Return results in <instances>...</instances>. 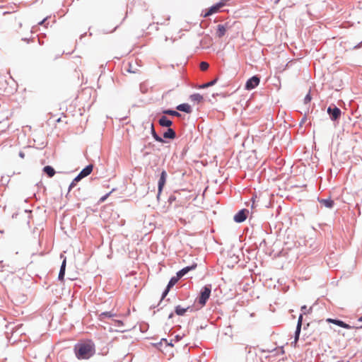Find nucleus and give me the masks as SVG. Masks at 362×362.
Instances as JSON below:
<instances>
[{
	"label": "nucleus",
	"instance_id": "nucleus-21",
	"mask_svg": "<svg viewBox=\"0 0 362 362\" xmlns=\"http://www.w3.org/2000/svg\"><path fill=\"white\" fill-rule=\"evenodd\" d=\"M163 113L165 115H173V116H176V117L180 116V114L178 112L175 111V110H165L163 111Z\"/></svg>",
	"mask_w": 362,
	"mask_h": 362
},
{
	"label": "nucleus",
	"instance_id": "nucleus-23",
	"mask_svg": "<svg viewBox=\"0 0 362 362\" xmlns=\"http://www.w3.org/2000/svg\"><path fill=\"white\" fill-rule=\"evenodd\" d=\"M261 196H262L261 194H259V197L257 194H255L252 196V209H254L257 206V205L255 204V202H259L260 201Z\"/></svg>",
	"mask_w": 362,
	"mask_h": 362
},
{
	"label": "nucleus",
	"instance_id": "nucleus-26",
	"mask_svg": "<svg viewBox=\"0 0 362 362\" xmlns=\"http://www.w3.org/2000/svg\"><path fill=\"white\" fill-rule=\"evenodd\" d=\"M112 316H114V315L109 312L103 313L100 315V319H103L104 317H111Z\"/></svg>",
	"mask_w": 362,
	"mask_h": 362
},
{
	"label": "nucleus",
	"instance_id": "nucleus-6",
	"mask_svg": "<svg viewBox=\"0 0 362 362\" xmlns=\"http://www.w3.org/2000/svg\"><path fill=\"white\" fill-rule=\"evenodd\" d=\"M326 321L329 323H332V324H334L339 327H343V328H345V329H351V328H356V329H358V328H361L362 326L361 327H351L349 325L345 323L344 322L341 321V320H335V319H332V318H327L326 320Z\"/></svg>",
	"mask_w": 362,
	"mask_h": 362
},
{
	"label": "nucleus",
	"instance_id": "nucleus-20",
	"mask_svg": "<svg viewBox=\"0 0 362 362\" xmlns=\"http://www.w3.org/2000/svg\"><path fill=\"white\" fill-rule=\"evenodd\" d=\"M188 308H182L180 305H177L175 308V313L177 315H183L186 313V311L187 310Z\"/></svg>",
	"mask_w": 362,
	"mask_h": 362
},
{
	"label": "nucleus",
	"instance_id": "nucleus-27",
	"mask_svg": "<svg viewBox=\"0 0 362 362\" xmlns=\"http://www.w3.org/2000/svg\"><path fill=\"white\" fill-rule=\"evenodd\" d=\"M311 99H312V98H311V96H310V93H308L305 95V98H304V102H305V103H309L311 101Z\"/></svg>",
	"mask_w": 362,
	"mask_h": 362
},
{
	"label": "nucleus",
	"instance_id": "nucleus-7",
	"mask_svg": "<svg viewBox=\"0 0 362 362\" xmlns=\"http://www.w3.org/2000/svg\"><path fill=\"white\" fill-rule=\"evenodd\" d=\"M248 212V210L245 209L240 210L234 216V221L237 223L245 221L247 217Z\"/></svg>",
	"mask_w": 362,
	"mask_h": 362
},
{
	"label": "nucleus",
	"instance_id": "nucleus-18",
	"mask_svg": "<svg viewBox=\"0 0 362 362\" xmlns=\"http://www.w3.org/2000/svg\"><path fill=\"white\" fill-rule=\"evenodd\" d=\"M226 32V28L223 25H218L217 27V36L218 37H222Z\"/></svg>",
	"mask_w": 362,
	"mask_h": 362
},
{
	"label": "nucleus",
	"instance_id": "nucleus-35",
	"mask_svg": "<svg viewBox=\"0 0 362 362\" xmlns=\"http://www.w3.org/2000/svg\"><path fill=\"white\" fill-rule=\"evenodd\" d=\"M20 156H21V157H23V153H20Z\"/></svg>",
	"mask_w": 362,
	"mask_h": 362
},
{
	"label": "nucleus",
	"instance_id": "nucleus-25",
	"mask_svg": "<svg viewBox=\"0 0 362 362\" xmlns=\"http://www.w3.org/2000/svg\"><path fill=\"white\" fill-rule=\"evenodd\" d=\"M216 81H217V78H215L214 80L202 85V88H208L209 86H214L216 83Z\"/></svg>",
	"mask_w": 362,
	"mask_h": 362
},
{
	"label": "nucleus",
	"instance_id": "nucleus-36",
	"mask_svg": "<svg viewBox=\"0 0 362 362\" xmlns=\"http://www.w3.org/2000/svg\"><path fill=\"white\" fill-rule=\"evenodd\" d=\"M359 321H362V317L359 318Z\"/></svg>",
	"mask_w": 362,
	"mask_h": 362
},
{
	"label": "nucleus",
	"instance_id": "nucleus-32",
	"mask_svg": "<svg viewBox=\"0 0 362 362\" xmlns=\"http://www.w3.org/2000/svg\"><path fill=\"white\" fill-rule=\"evenodd\" d=\"M279 351H280L281 354H284V351L283 348H281L279 349Z\"/></svg>",
	"mask_w": 362,
	"mask_h": 362
},
{
	"label": "nucleus",
	"instance_id": "nucleus-1",
	"mask_svg": "<svg viewBox=\"0 0 362 362\" xmlns=\"http://www.w3.org/2000/svg\"><path fill=\"white\" fill-rule=\"evenodd\" d=\"M74 351L78 359H88L95 354V344L91 341L78 343L74 346Z\"/></svg>",
	"mask_w": 362,
	"mask_h": 362
},
{
	"label": "nucleus",
	"instance_id": "nucleus-22",
	"mask_svg": "<svg viewBox=\"0 0 362 362\" xmlns=\"http://www.w3.org/2000/svg\"><path fill=\"white\" fill-rule=\"evenodd\" d=\"M151 132H152V135L153 136V138L158 142H164L163 139L160 137L159 136L157 135V134L155 132V129H154V127H153V125L152 124L151 125Z\"/></svg>",
	"mask_w": 362,
	"mask_h": 362
},
{
	"label": "nucleus",
	"instance_id": "nucleus-4",
	"mask_svg": "<svg viewBox=\"0 0 362 362\" xmlns=\"http://www.w3.org/2000/svg\"><path fill=\"white\" fill-rule=\"evenodd\" d=\"M226 4L225 0H222L220 2L217 3L216 4L212 6L207 10H206L204 14L203 15L204 17L206 18L214 13H218L220 9L224 6Z\"/></svg>",
	"mask_w": 362,
	"mask_h": 362
},
{
	"label": "nucleus",
	"instance_id": "nucleus-24",
	"mask_svg": "<svg viewBox=\"0 0 362 362\" xmlns=\"http://www.w3.org/2000/svg\"><path fill=\"white\" fill-rule=\"evenodd\" d=\"M209 65L207 62H202L200 63L199 67L202 71H206L208 69Z\"/></svg>",
	"mask_w": 362,
	"mask_h": 362
},
{
	"label": "nucleus",
	"instance_id": "nucleus-13",
	"mask_svg": "<svg viewBox=\"0 0 362 362\" xmlns=\"http://www.w3.org/2000/svg\"><path fill=\"white\" fill-rule=\"evenodd\" d=\"M93 168V165H88L80 172L79 175L83 178L91 173Z\"/></svg>",
	"mask_w": 362,
	"mask_h": 362
},
{
	"label": "nucleus",
	"instance_id": "nucleus-30",
	"mask_svg": "<svg viewBox=\"0 0 362 362\" xmlns=\"http://www.w3.org/2000/svg\"><path fill=\"white\" fill-rule=\"evenodd\" d=\"M76 182H75L74 181H72V182L69 185V191H70L76 185Z\"/></svg>",
	"mask_w": 362,
	"mask_h": 362
},
{
	"label": "nucleus",
	"instance_id": "nucleus-28",
	"mask_svg": "<svg viewBox=\"0 0 362 362\" xmlns=\"http://www.w3.org/2000/svg\"><path fill=\"white\" fill-rule=\"evenodd\" d=\"M110 193H107L106 194L105 196L102 197L100 199V202H103L106 200V199L108 197V196L110 195Z\"/></svg>",
	"mask_w": 362,
	"mask_h": 362
},
{
	"label": "nucleus",
	"instance_id": "nucleus-16",
	"mask_svg": "<svg viewBox=\"0 0 362 362\" xmlns=\"http://www.w3.org/2000/svg\"><path fill=\"white\" fill-rule=\"evenodd\" d=\"M43 172L45 173H46L48 175V177H53L55 174L54 169L49 165H47V166L44 167Z\"/></svg>",
	"mask_w": 362,
	"mask_h": 362
},
{
	"label": "nucleus",
	"instance_id": "nucleus-33",
	"mask_svg": "<svg viewBox=\"0 0 362 362\" xmlns=\"http://www.w3.org/2000/svg\"><path fill=\"white\" fill-rule=\"evenodd\" d=\"M61 122V118H59L57 119V122Z\"/></svg>",
	"mask_w": 362,
	"mask_h": 362
},
{
	"label": "nucleus",
	"instance_id": "nucleus-31",
	"mask_svg": "<svg viewBox=\"0 0 362 362\" xmlns=\"http://www.w3.org/2000/svg\"><path fill=\"white\" fill-rule=\"evenodd\" d=\"M165 21H159L158 19H157V22H156L157 24L163 25V24H165Z\"/></svg>",
	"mask_w": 362,
	"mask_h": 362
},
{
	"label": "nucleus",
	"instance_id": "nucleus-3",
	"mask_svg": "<svg viewBox=\"0 0 362 362\" xmlns=\"http://www.w3.org/2000/svg\"><path fill=\"white\" fill-rule=\"evenodd\" d=\"M211 285L205 286L202 289V291L200 292V295L198 298V303L202 307L205 305L206 301L208 300V299L209 298V297L211 296Z\"/></svg>",
	"mask_w": 362,
	"mask_h": 362
},
{
	"label": "nucleus",
	"instance_id": "nucleus-29",
	"mask_svg": "<svg viewBox=\"0 0 362 362\" xmlns=\"http://www.w3.org/2000/svg\"><path fill=\"white\" fill-rule=\"evenodd\" d=\"M83 177L78 174L74 179L73 181H74L75 182H78L79 180H81Z\"/></svg>",
	"mask_w": 362,
	"mask_h": 362
},
{
	"label": "nucleus",
	"instance_id": "nucleus-9",
	"mask_svg": "<svg viewBox=\"0 0 362 362\" xmlns=\"http://www.w3.org/2000/svg\"><path fill=\"white\" fill-rule=\"evenodd\" d=\"M166 177H167V173L165 170H163L161 174H160V179H159V181H158V196L160 195V194L161 193L162 190H163V188L165 184V182H166Z\"/></svg>",
	"mask_w": 362,
	"mask_h": 362
},
{
	"label": "nucleus",
	"instance_id": "nucleus-11",
	"mask_svg": "<svg viewBox=\"0 0 362 362\" xmlns=\"http://www.w3.org/2000/svg\"><path fill=\"white\" fill-rule=\"evenodd\" d=\"M158 123L160 126L166 127H170L173 124L172 121L168 119L165 116H162L159 119Z\"/></svg>",
	"mask_w": 362,
	"mask_h": 362
},
{
	"label": "nucleus",
	"instance_id": "nucleus-15",
	"mask_svg": "<svg viewBox=\"0 0 362 362\" xmlns=\"http://www.w3.org/2000/svg\"><path fill=\"white\" fill-rule=\"evenodd\" d=\"M320 203L327 208H332L334 206V201L330 199H320Z\"/></svg>",
	"mask_w": 362,
	"mask_h": 362
},
{
	"label": "nucleus",
	"instance_id": "nucleus-10",
	"mask_svg": "<svg viewBox=\"0 0 362 362\" xmlns=\"http://www.w3.org/2000/svg\"><path fill=\"white\" fill-rule=\"evenodd\" d=\"M302 320H303V316H302V315H300L298 318V325H297V327H296V330L295 340L293 342L295 344L297 343L298 338H299V334L300 332V328H301V325H302Z\"/></svg>",
	"mask_w": 362,
	"mask_h": 362
},
{
	"label": "nucleus",
	"instance_id": "nucleus-17",
	"mask_svg": "<svg viewBox=\"0 0 362 362\" xmlns=\"http://www.w3.org/2000/svg\"><path fill=\"white\" fill-rule=\"evenodd\" d=\"M66 263V259H64V261L62 262L61 269L59 271V276H58L59 279L61 281L64 280V274H65Z\"/></svg>",
	"mask_w": 362,
	"mask_h": 362
},
{
	"label": "nucleus",
	"instance_id": "nucleus-12",
	"mask_svg": "<svg viewBox=\"0 0 362 362\" xmlns=\"http://www.w3.org/2000/svg\"><path fill=\"white\" fill-rule=\"evenodd\" d=\"M176 109L179 111H182L186 113H190L192 112L190 105L187 103H183L177 105Z\"/></svg>",
	"mask_w": 362,
	"mask_h": 362
},
{
	"label": "nucleus",
	"instance_id": "nucleus-8",
	"mask_svg": "<svg viewBox=\"0 0 362 362\" xmlns=\"http://www.w3.org/2000/svg\"><path fill=\"white\" fill-rule=\"evenodd\" d=\"M327 112L329 115L332 120L334 121L338 119L341 116V110L339 108L337 107H334L333 108L332 107H329L327 109Z\"/></svg>",
	"mask_w": 362,
	"mask_h": 362
},
{
	"label": "nucleus",
	"instance_id": "nucleus-2",
	"mask_svg": "<svg viewBox=\"0 0 362 362\" xmlns=\"http://www.w3.org/2000/svg\"><path fill=\"white\" fill-rule=\"evenodd\" d=\"M196 267L197 264H194L191 267H186L177 273V276L172 277L170 281L168 282L166 289L163 293L162 298H164L167 296L170 288L173 287L181 277L185 275L190 270L194 269Z\"/></svg>",
	"mask_w": 362,
	"mask_h": 362
},
{
	"label": "nucleus",
	"instance_id": "nucleus-19",
	"mask_svg": "<svg viewBox=\"0 0 362 362\" xmlns=\"http://www.w3.org/2000/svg\"><path fill=\"white\" fill-rule=\"evenodd\" d=\"M190 99L192 101L197 102V103H202L203 101V96L199 93H195L190 96Z\"/></svg>",
	"mask_w": 362,
	"mask_h": 362
},
{
	"label": "nucleus",
	"instance_id": "nucleus-14",
	"mask_svg": "<svg viewBox=\"0 0 362 362\" xmlns=\"http://www.w3.org/2000/svg\"><path fill=\"white\" fill-rule=\"evenodd\" d=\"M176 136L175 131L171 129L168 128V130L163 134V137L165 139H173Z\"/></svg>",
	"mask_w": 362,
	"mask_h": 362
},
{
	"label": "nucleus",
	"instance_id": "nucleus-34",
	"mask_svg": "<svg viewBox=\"0 0 362 362\" xmlns=\"http://www.w3.org/2000/svg\"><path fill=\"white\" fill-rule=\"evenodd\" d=\"M169 19H170V18H169V17H168V18L165 19V21H169Z\"/></svg>",
	"mask_w": 362,
	"mask_h": 362
},
{
	"label": "nucleus",
	"instance_id": "nucleus-5",
	"mask_svg": "<svg viewBox=\"0 0 362 362\" xmlns=\"http://www.w3.org/2000/svg\"><path fill=\"white\" fill-rule=\"evenodd\" d=\"M260 82V79L258 76H254L249 78L245 83L246 90H252L256 88Z\"/></svg>",
	"mask_w": 362,
	"mask_h": 362
}]
</instances>
